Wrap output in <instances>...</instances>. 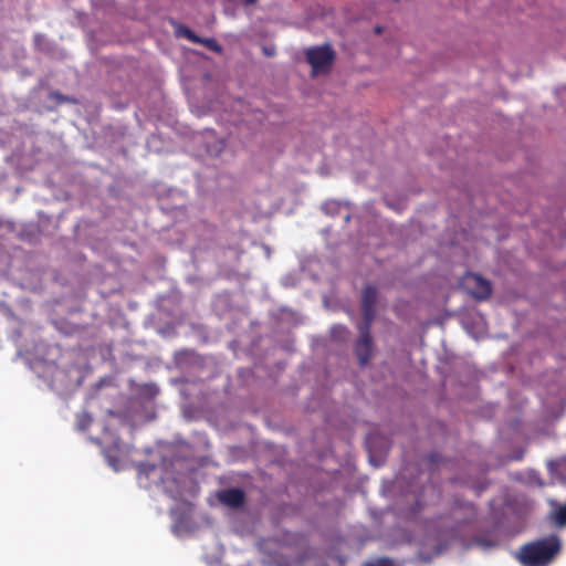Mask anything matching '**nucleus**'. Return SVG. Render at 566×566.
<instances>
[{
    "label": "nucleus",
    "mask_w": 566,
    "mask_h": 566,
    "mask_svg": "<svg viewBox=\"0 0 566 566\" xmlns=\"http://www.w3.org/2000/svg\"><path fill=\"white\" fill-rule=\"evenodd\" d=\"M92 423V417L87 412L76 416V426L80 430H86Z\"/></svg>",
    "instance_id": "nucleus-9"
},
{
    "label": "nucleus",
    "mask_w": 566,
    "mask_h": 566,
    "mask_svg": "<svg viewBox=\"0 0 566 566\" xmlns=\"http://www.w3.org/2000/svg\"><path fill=\"white\" fill-rule=\"evenodd\" d=\"M196 43L197 44H202L203 46H206L208 50H210L212 52H216V53H221L222 52V46L213 38H201V36H199V41H196Z\"/></svg>",
    "instance_id": "nucleus-8"
},
{
    "label": "nucleus",
    "mask_w": 566,
    "mask_h": 566,
    "mask_svg": "<svg viewBox=\"0 0 566 566\" xmlns=\"http://www.w3.org/2000/svg\"><path fill=\"white\" fill-rule=\"evenodd\" d=\"M266 564H275L277 566H290V560L285 558L283 555L274 557L272 559L265 560Z\"/></svg>",
    "instance_id": "nucleus-11"
},
{
    "label": "nucleus",
    "mask_w": 566,
    "mask_h": 566,
    "mask_svg": "<svg viewBox=\"0 0 566 566\" xmlns=\"http://www.w3.org/2000/svg\"><path fill=\"white\" fill-rule=\"evenodd\" d=\"M218 500L228 507L238 509L243 505L245 494L239 488H230L220 491L218 493Z\"/></svg>",
    "instance_id": "nucleus-6"
},
{
    "label": "nucleus",
    "mask_w": 566,
    "mask_h": 566,
    "mask_svg": "<svg viewBox=\"0 0 566 566\" xmlns=\"http://www.w3.org/2000/svg\"><path fill=\"white\" fill-rule=\"evenodd\" d=\"M367 566H395V565L388 558H380L374 563H369Z\"/></svg>",
    "instance_id": "nucleus-12"
},
{
    "label": "nucleus",
    "mask_w": 566,
    "mask_h": 566,
    "mask_svg": "<svg viewBox=\"0 0 566 566\" xmlns=\"http://www.w3.org/2000/svg\"><path fill=\"white\" fill-rule=\"evenodd\" d=\"M467 285L471 293V295L479 300L483 301L491 296L492 286L490 281L485 280L481 275L470 274L467 276Z\"/></svg>",
    "instance_id": "nucleus-5"
},
{
    "label": "nucleus",
    "mask_w": 566,
    "mask_h": 566,
    "mask_svg": "<svg viewBox=\"0 0 566 566\" xmlns=\"http://www.w3.org/2000/svg\"><path fill=\"white\" fill-rule=\"evenodd\" d=\"M562 549L557 535H548L522 545L516 559L523 566H548Z\"/></svg>",
    "instance_id": "nucleus-1"
},
{
    "label": "nucleus",
    "mask_w": 566,
    "mask_h": 566,
    "mask_svg": "<svg viewBox=\"0 0 566 566\" xmlns=\"http://www.w3.org/2000/svg\"><path fill=\"white\" fill-rule=\"evenodd\" d=\"M371 324L360 323L358 325L359 338L355 345V353L359 364L365 366L373 356L374 343L370 334Z\"/></svg>",
    "instance_id": "nucleus-3"
},
{
    "label": "nucleus",
    "mask_w": 566,
    "mask_h": 566,
    "mask_svg": "<svg viewBox=\"0 0 566 566\" xmlns=\"http://www.w3.org/2000/svg\"><path fill=\"white\" fill-rule=\"evenodd\" d=\"M378 298L377 289L374 285H367L361 293V313L363 322L373 324L376 316V303Z\"/></svg>",
    "instance_id": "nucleus-4"
},
{
    "label": "nucleus",
    "mask_w": 566,
    "mask_h": 566,
    "mask_svg": "<svg viewBox=\"0 0 566 566\" xmlns=\"http://www.w3.org/2000/svg\"><path fill=\"white\" fill-rule=\"evenodd\" d=\"M255 1H256V0H245V2H247L248 4H252V3H254Z\"/></svg>",
    "instance_id": "nucleus-14"
},
{
    "label": "nucleus",
    "mask_w": 566,
    "mask_h": 566,
    "mask_svg": "<svg viewBox=\"0 0 566 566\" xmlns=\"http://www.w3.org/2000/svg\"><path fill=\"white\" fill-rule=\"evenodd\" d=\"M555 521L559 526L566 525V504L555 512Z\"/></svg>",
    "instance_id": "nucleus-10"
},
{
    "label": "nucleus",
    "mask_w": 566,
    "mask_h": 566,
    "mask_svg": "<svg viewBox=\"0 0 566 566\" xmlns=\"http://www.w3.org/2000/svg\"><path fill=\"white\" fill-rule=\"evenodd\" d=\"M175 33L177 36L185 38L192 43H196V41H199V35H197L192 30H190L188 27H186L181 23L176 24Z\"/></svg>",
    "instance_id": "nucleus-7"
},
{
    "label": "nucleus",
    "mask_w": 566,
    "mask_h": 566,
    "mask_svg": "<svg viewBox=\"0 0 566 566\" xmlns=\"http://www.w3.org/2000/svg\"><path fill=\"white\" fill-rule=\"evenodd\" d=\"M375 31H376V33H380L381 29L379 27H377Z\"/></svg>",
    "instance_id": "nucleus-15"
},
{
    "label": "nucleus",
    "mask_w": 566,
    "mask_h": 566,
    "mask_svg": "<svg viewBox=\"0 0 566 566\" xmlns=\"http://www.w3.org/2000/svg\"><path fill=\"white\" fill-rule=\"evenodd\" d=\"M307 63L315 74L327 71L335 60V52L329 44L310 48L305 51Z\"/></svg>",
    "instance_id": "nucleus-2"
},
{
    "label": "nucleus",
    "mask_w": 566,
    "mask_h": 566,
    "mask_svg": "<svg viewBox=\"0 0 566 566\" xmlns=\"http://www.w3.org/2000/svg\"><path fill=\"white\" fill-rule=\"evenodd\" d=\"M264 52H265L266 55H273V53H274L273 50L271 51V50H268V49H264Z\"/></svg>",
    "instance_id": "nucleus-13"
}]
</instances>
